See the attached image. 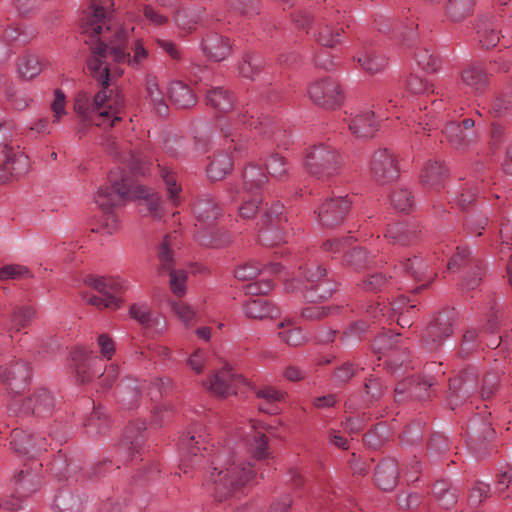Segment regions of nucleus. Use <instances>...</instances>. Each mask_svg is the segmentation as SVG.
Wrapping results in <instances>:
<instances>
[{"label":"nucleus","instance_id":"obj_1","mask_svg":"<svg viewBox=\"0 0 512 512\" xmlns=\"http://www.w3.org/2000/svg\"><path fill=\"white\" fill-rule=\"evenodd\" d=\"M90 1V7L81 18L80 29L92 53L88 69L102 88L93 97L84 91L75 96L73 109L79 119L77 132L80 134H85L92 125L107 129L122 120L124 99L120 93L109 88L111 69L107 60L111 58L117 63H129L136 67L148 57V51L140 41L134 44L132 57L126 51L124 44L129 31L114 27L110 15L113 0Z\"/></svg>","mask_w":512,"mask_h":512},{"label":"nucleus","instance_id":"obj_2","mask_svg":"<svg viewBox=\"0 0 512 512\" xmlns=\"http://www.w3.org/2000/svg\"><path fill=\"white\" fill-rule=\"evenodd\" d=\"M183 445L186 452L179 465L180 471L191 477L195 471H203V485L217 501L231 497L255 476L251 463L241 459L238 451L229 444L218 447L210 444L200 428L189 431Z\"/></svg>","mask_w":512,"mask_h":512},{"label":"nucleus","instance_id":"obj_3","mask_svg":"<svg viewBox=\"0 0 512 512\" xmlns=\"http://www.w3.org/2000/svg\"><path fill=\"white\" fill-rule=\"evenodd\" d=\"M207 104L219 112L228 113L220 120V127L225 138L226 149L231 153H241L244 149L242 130L253 127L259 134L269 138L273 144L279 145L282 131L269 120L260 121L249 114L248 109H232V99L222 87H214L207 91Z\"/></svg>","mask_w":512,"mask_h":512},{"label":"nucleus","instance_id":"obj_4","mask_svg":"<svg viewBox=\"0 0 512 512\" xmlns=\"http://www.w3.org/2000/svg\"><path fill=\"white\" fill-rule=\"evenodd\" d=\"M109 185L102 186L94 196L96 205L102 211L113 210L126 199H140L142 211L155 219L163 215L160 196L143 185L138 184L129 173L117 168L108 175Z\"/></svg>","mask_w":512,"mask_h":512},{"label":"nucleus","instance_id":"obj_5","mask_svg":"<svg viewBox=\"0 0 512 512\" xmlns=\"http://www.w3.org/2000/svg\"><path fill=\"white\" fill-rule=\"evenodd\" d=\"M283 209L284 206L279 202L268 206V203L263 204L262 199L253 195L239 207V217L244 220L257 217V225L260 226L259 240L265 245H276L285 241L281 226Z\"/></svg>","mask_w":512,"mask_h":512},{"label":"nucleus","instance_id":"obj_6","mask_svg":"<svg viewBox=\"0 0 512 512\" xmlns=\"http://www.w3.org/2000/svg\"><path fill=\"white\" fill-rule=\"evenodd\" d=\"M195 214V239L204 247L218 248L230 242L229 236L216 226L220 215L219 207L213 199L204 196L194 205Z\"/></svg>","mask_w":512,"mask_h":512},{"label":"nucleus","instance_id":"obj_7","mask_svg":"<svg viewBox=\"0 0 512 512\" xmlns=\"http://www.w3.org/2000/svg\"><path fill=\"white\" fill-rule=\"evenodd\" d=\"M499 377L496 373H487L480 385L478 374L475 368L465 369L458 377L450 381L449 403L451 408L458 405L460 401L478 395L483 401L489 400L498 387Z\"/></svg>","mask_w":512,"mask_h":512},{"label":"nucleus","instance_id":"obj_8","mask_svg":"<svg viewBox=\"0 0 512 512\" xmlns=\"http://www.w3.org/2000/svg\"><path fill=\"white\" fill-rule=\"evenodd\" d=\"M342 165V156L329 145L318 144L305 151L304 168L309 175L317 179H329L338 173Z\"/></svg>","mask_w":512,"mask_h":512},{"label":"nucleus","instance_id":"obj_9","mask_svg":"<svg viewBox=\"0 0 512 512\" xmlns=\"http://www.w3.org/2000/svg\"><path fill=\"white\" fill-rule=\"evenodd\" d=\"M84 283L98 291L101 296L92 295L87 298V302L98 308L117 310L121 307L122 301L119 294L127 288L126 281L116 277H98L87 275Z\"/></svg>","mask_w":512,"mask_h":512},{"label":"nucleus","instance_id":"obj_10","mask_svg":"<svg viewBox=\"0 0 512 512\" xmlns=\"http://www.w3.org/2000/svg\"><path fill=\"white\" fill-rule=\"evenodd\" d=\"M299 276L307 281L305 285V298L309 302H319L328 299L333 291L334 284L330 281H321L325 274L323 269L316 262L308 260V262L299 265Z\"/></svg>","mask_w":512,"mask_h":512},{"label":"nucleus","instance_id":"obj_11","mask_svg":"<svg viewBox=\"0 0 512 512\" xmlns=\"http://www.w3.org/2000/svg\"><path fill=\"white\" fill-rule=\"evenodd\" d=\"M445 254L442 247H439L432 256L424 260L421 256H413L406 258L395 266V271L404 274L405 276L423 282L422 286L429 284L436 275L435 266L437 261H444L438 254Z\"/></svg>","mask_w":512,"mask_h":512},{"label":"nucleus","instance_id":"obj_12","mask_svg":"<svg viewBox=\"0 0 512 512\" xmlns=\"http://www.w3.org/2000/svg\"><path fill=\"white\" fill-rule=\"evenodd\" d=\"M310 99L325 109H335L342 105L344 95L339 83L328 77L313 82L308 88Z\"/></svg>","mask_w":512,"mask_h":512},{"label":"nucleus","instance_id":"obj_13","mask_svg":"<svg viewBox=\"0 0 512 512\" xmlns=\"http://www.w3.org/2000/svg\"><path fill=\"white\" fill-rule=\"evenodd\" d=\"M54 407V398L45 388L36 389L32 395L22 402L14 397L9 405L12 412H21L23 414H33L38 417L48 416Z\"/></svg>","mask_w":512,"mask_h":512},{"label":"nucleus","instance_id":"obj_14","mask_svg":"<svg viewBox=\"0 0 512 512\" xmlns=\"http://www.w3.org/2000/svg\"><path fill=\"white\" fill-rule=\"evenodd\" d=\"M370 174L378 184L397 180L400 169L395 154L386 148L375 151L370 161Z\"/></svg>","mask_w":512,"mask_h":512},{"label":"nucleus","instance_id":"obj_15","mask_svg":"<svg viewBox=\"0 0 512 512\" xmlns=\"http://www.w3.org/2000/svg\"><path fill=\"white\" fill-rule=\"evenodd\" d=\"M244 384L242 376L228 365L211 374L208 380L203 382V386L212 394L222 398L237 394L240 386Z\"/></svg>","mask_w":512,"mask_h":512},{"label":"nucleus","instance_id":"obj_16","mask_svg":"<svg viewBox=\"0 0 512 512\" xmlns=\"http://www.w3.org/2000/svg\"><path fill=\"white\" fill-rule=\"evenodd\" d=\"M175 236L167 235L163 242L160 245L158 258L160 262L159 271L161 273L167 272L170 275V286L172 292L178 296L182 297L185 294V283H186V273L183 270H175L172 267L173 264V253L171 251V246L173 244V240Z\"/></svg>","mask_w":512,"mask_h":512},{"label":"nucleus","instance_id":"obj_17","mask_svg":"<svg viewBox=\"0 0 512 512\" xmlns=\"http://www.w3.org/2000/svg\"><path fill=\"white\" fill-rule=\"evenodd\" d=\"M29 379L30 367L24 361H13L0 368L1 388L15 395H19L27 387Z\"/></svg>","mask_w":512,"mask_h":512},{"label":"nucleus","instance_id":"obj_18","mask_svg":"<svg viewBox=\"0 0 512 512\" xmlns=\"http://www.w3.org/2000/svg\"><path fill=\"white\" fill-rule=\"evenodd\" d=\"M0 182H6L11 175L24 174L29 168L28 156L20 149L5 144L1 150Z\"/></svg>","mask_w":512,"mask_h":512},{"label":"nucleus","instance_id":"obj_19","mask_svg":"<svg viewBox=\"0 0 512 512\" xmlns=\"http://www.w3.org/2000/svg\"><path fill=\"white\" fill-rule=\"evenodd\" d=\"M350 207L347 196L332 197L325 200L316 213L323 226L334 227L342 223Z\"/></svg>","mask_w":512,"mask_h":512},{"label":"nucleus","instance_id":"obj_20","mask_svg":"<svg viewBox=\"0 0 512 512\" xmlns=\"http://www.w3.org/2000/svg\"><path fill=\"white\" fill-rule=\"evenodd\" d=\"M106 149L122 162L127 163L135 173L144 175L147 171V166L151 164V159L147 154L142 151H135L126 146L122 147V145L115 140L109 139Z\"/></svg>","mask_w":512,"mask_h":512},{"label":"nucleus","instance_id":"obj_21","mask_svg":"<svg viewBox=\"0 0 512 512\" xmlns=\"http://www.w3.org/2000/svg\"><path fill=\"white\" fill-rule=\"evenodd\" d=\"M71 360L75 377L78 382L83 384L89 382L96 374L93 367L100 361L92 351L85 348L74 349L71 353Z\"/></svg>","mask_w":512,"mask_h":512},{"label":"nucleus","instance_id":"obj_22","mask_svg":"<svg viewBox=\"0 0 512 512\" xmlns=\"http://www.w3.org/2000/svg\"><path fill=\"white\" fill-rule=\"evenodd\" d=\"M249 431L240 435L243 438L245 448L254 458L262 460L269 456L268 441L262 431V426L255 421H250Z\"/></svg>","mask_w":512,"mask_h":512},{"label":"nucleus","instance_id":"obj_23","mask_svg":"<svg viewBox=\"0 0 512 512\" xmlns=\"http://www.w3.org/2000/svg\"><path fill=\"white\" fill-rule=\"evenodd\" d=\"M16 452L34 457L41 451L46 450V439L40 435L27 434L22 429H14L11 433V442Z\"/></svg>","mask_w":512,"mask_h":512},{"label":"nucleus","instance_id":"obj_24","mask_svg":"<svg viewBox=\"0 0 512 512\" xmlns=\"http://www.w3.org/2000/svg\"><path fill=\"white\" fill-rule=\"evenodd\" d=\"M351 133L359 138H371L375 135L379 127V120L375 117L372 110H361L353 115L348 122Z\"/></svg>","mask_w":512,"mask_h":512},{"label":"nucleus","instance_id":"obj_25","mask_svg":"<svg viewBox=\"0 0 512 512\" xmlns=\"http://www.w3.org/2000/svg\"><path fill=\"white\" fill-rule=\"evenodd\" d=\"M415 305H407V300L404 296L399 297L390 303L389 308L386 306L380 307L370 305L366 309V316L374 319V322H382L389 321L397 315H400V312H405L408 314H414Z\"/></svg>","mask_w":512,"mask_h":512},{"label":"nucleus","instance_id":"obj_26","mask_svg":"<svg viewBox=\"0 0 512 512\" xmlns=\"http://www.w3.org/2000/svg\"><path fill=\"white\" fill-rule=\"evenodd\" d=\"M452 333L451 320L446 314H440L434 323L426 330L424 335V344L427 350H436L442 340Z\"/></svg>","mask_w":512,"mask_h":512},{"label":"nucleus","instance_id":"obj_27","mask_svg":"<svg viewBox=\"0 0 512 512\" xmlns=\"http://www.w3.org/2000/svg\"><path fill=\"white\" fill-rule=\"evenodd\" d=\"M204 54L214 61L224 60L231 51V44L228 38L218 33L211 32L202 41Z\"/></svg>","mask_w":512,"mask_h":512},{"label":"nucleus","instance_id":"obj_28","mask_svg":"<svg viewBox=\"0 0 512 512\" xmlns=\"http://www.w3.org/2000/svg\"><path fill=\"white\" fill-rule=\"evenodd\" d=\"M447 169L439 160H430L421 173V184L429 191H439L444 187Z\"/></svg>","mask_w":512,"mask_h":512},{"label":"nucleus","instance_id":"obj_29","mask_svg":"<svg viewBox=\"0 0 512 512\" xmlns=\"http://www.w3.org/2000/svg\"><path fill=\"white\" fill-rule=\"evenodd\" d=\"M399 469L396 460L387 458L379 463L375 472V484L384 491H391L397 485Z\"/></svg>","mask_w":512,"mask_h":512},{"label":"nucleus","instance_id":"obj_30","mask_svg":"<svg viewBox=\"0 0 512 512\" xmlns=\"http://www.w3.org/2000/svg\"><path fill=\"white\" fill-rule=\"evenodd\" d=\"M356 60L367 73L382 72L387 66V58L373 47H365L360 50Z\"/></svg>","mask_w":512,"mask_h":512},{"label":"nucleus","instance_id":"obj_31","mask_svg":"<svg viewBox=\"0 0 512 512\" xmlns=\"http://www.w3.org/2000/svg\"><path fill=\"white\" fill-rule=\"evenodd\" d=\"M448 142L457 150H465L476 141L475 131L465 132L457 122L448 123L443 129Z\"/></svg>","mask_w":512,"mask_h":512},{"label":"nucleus","instance_id":"obj_32","mask_svg":"<svg viewBox=\"0 0 512 512\" xmlns=\"http://www.w3.org/2000/svg\"><path fill=\"white\" fill-rule=\"evenodd\" d=\"M418 236L417 226L413 223H395L390 225L385 237L392 244L408 245Z\"/></svg>","mask_w":512,"mask_h":512},{"label":"nucleus","instance_id":"obj_33","mask_svg":"<svg viewBox=\"0 0 512 512\" xmlns=\"http://www.w3.org/2000/svg\"><path fill=\"white\" fill-rule=\"evenodd\" d=\"M170 100L180 108H189L196 103V96L191 88L182 81L171 82L168 88Z\"/></svg>","mask_w":512,"mask_h":512},{"label":"nucleus","instance_id":"obj_34","mask_svg":"<svg viewBox=\"0 0 512 512\" xmlns=\"http://www.w3.org/2000/svg\"><path fill=\"white\" fill-rule=\"evenodd\" d=\"M335 19L329 15L323 17L317 24V33L315 34L316 41L324 47H333L335 44L340 42V30L333 29L331 25Z\"/></svg>","mask_w":512,"mask_h":512},{"label":"nucleus","instance_id":"obj_35","mask_svg":"<svg viewBox=\"0 0 512 512\" xmlns=\"http://www.w3.org/2000/svg\"><path fill=\"white\" fill-rule=\"evenodd\" d=\"M244 309L245 314L252 319L273 318L278 315V309L263 297L250 300Z\"/></svg>","mask_w":512,"mask_h":512},{"label":"nucleus","instance_id":"obj_36","mask_svg":"<svg viewBox=\"0 0 512 512\" xmlns=\"http://www.w3.org/2000/svg\"><path fill=\"white\" fill-rule=\"evenodd\" d=\"M155 5L169 17L172 16L180 29L188 32L194 29L192 22L187 21L180 11V0H156Z\"/></svg>","mask_w":512,"mask_h":512},{"label":"nucleus","instance_id":"obj_37","mask_svg":"<svg viewBox=\"0 0 512 512\" xmlns=\"http://www.w3.org/2000/svg\"><path fill=\"white\" fill-rule=\"evenodd\" d=\"M145 421H137L126 428L123 447L134 452H139L144 443Z\"/></svg>","mask_w":512,"mask_h":512},{"label":"nucleus","instance_id":"obj_38","mask_svg":"<svg viewBox=\"0 0 512 512\" xmlns=\"http://www.w3.org/2000/svg\"><path fill=\"white\" fill-rule=\"evenodd\" d=\"M281 270V266L278 263H271L265 269L260 268V266L256 263H246L239 266L235 270V277L241 281H248L255 279L261 272H269L271 274H277Z\"/></svg>","mask_w":512,"mask_h":512},{"label":"nucleus","instance_id":"obj_39","mask_svg":"<svg viewBox=\"0 0 512 512\" xmlns=\"http://www.w3.org/2000/svg\"><path fill=\"white\" fill-rule=\"evenodd\" d=\"M433 386V378L432 377H424L421 380H418L414 377H409L405 379L403 382L399 383L395 388L396 396H401L406 393L407 390L410 391L411 395H414L419 398H423L424 395L420 392L421 389L426 390L429 387Z\"/></svg>","mask_w":512,"mask_h":512},{"label":"nucleus","instance_id":"obj_40","mask_svg":"<svg viewBox=\"0 0 512 512\" xmlns=\"http://www.w3.org/2000/svg\"><path fill=\"white\" fill-rule=\"evenodd\" d=\"M278 335L282 341L291 346H299L306 340V336L301 329L291 320H286L278 324Z\"/></svg>","mask_w":512,"mask_h":512},{"label":"nucleus","instance_id":"obj_41","mask_svg":"<svg viewBox=\"0 0 512 512\" xmlns=\"http://www.w3.org/2000/svg\"><path fill=\"white\" fill-rule=\"evenodd\" d=\"M109 419L106 412L100 407H94L93 412L85 422L87 433L99 435L105 433L108 428Z\"/></svg>","mask_w":512,"mask_h":512},{"label":"nucleus","instance_id":"obj_42","mask_svg":"<svg viewBox=\"0 0 512 512\" xmlns=\"http://www.w3.org/2000/svg\"><path fill=\"white\" fill-rule=\"evenodd\" d=\"M232 166L231 156L227 154L218 155L212 160L207 169L208 176L212 180H221L231 171Z\"/></svg>","mask_w":512,"mask_h":512},{"label":"nucleus","instance_id":"obj_43","mask_svg":"<svg viewBox=\"0 0 512 512\" xmlns=\"http://www.w3.org/2000/svg\"><path fill=\"white\" fill-rule=\"evenodd\" d=\"M415 61L418 66L427 72H436L440 66V61L434 55L431 47L419 46L415 52Z\"/></svg>","mask_w":512,"mask_h":512},{"label":"nucleus","instance_id":"obj_44","mask_svg":"<svg viewBox=\"0 0 512 512\" xmlns=\"http://www.w3.org/2000/svg\"><path fill=\"white\" fill-rule=\"evenodd\" d=\"M146 91L150 101L155 106L157 113L160 116L167 115L168 106L165 103L164 95L162 91L159 89V85L155 77H150L147 79Z\"/></svg>","mask_w":512,"mask_h":512},{"label":"nucleus","instance_id":"obj_45","mask_svg":"<svg viewBox=\"0 0 512 512\" xmlns=\"http://www.w3.org/2000/svg\"><path fill=\"white\" fill-rule=\"evenodd\" d=\"M256 395L265 401V404L260 405V410L266 413H276L274 403L284 399L285 393L273 387L266 386L256 390Z\"/></svg>","mask_w":512,"mask_h":512},{"label":"nucleus","instance_id":"obj_46","mask_svg":"<svg viewBox=\"0 0 512 512\" xmlns=\"http://www.w3.org/2000/svg\"><path fill=\"white\" fill-rule=\"evenodd\" d=\"M266 175L260 167L255 165L248 166L243 173L244 190L248 193H253L263 186L266 182Z\"/></svg>","mask_w":512,"mask_h":512},{"label":"nucleus","instance_id":"obj_47","mask_svg":"<svg viewBox=\"0 0 512 512\" xmlns=\"http://www.w3.org/2000/svg\"><path fill=\"white\" fill-rule=\"evenodd\" d=\"M477 33L480 44L486 49L495 47L499 42V31L491 21L481 22L479 24Z\"/></svg>","mask_w":512,"mask_h":512},{"label":"nucleus","instance_id":"obj_48","mask_svg":"<svg viewBox=\"0 0 512 512\" xmlns=\"http://www.w3.org/2000/svg\"><path fill=\"white\" fill-rule=\"evenodd\" d=\"M160 176L163 179L168 192L169 199L173 205H178L181 202V187L177 184L175 174L166 167L158 164Z\"/></svg>","mask_w":512,"mask_h":512},{"label":"nucleus","instance_id":"obj_49","mask_svg":"<svg viewBox=\"0 0 512 512\" xmlns=\"http://www.w3.org/2000/svg\"><path fill=\"white\" fill-rule=\"evenodd\" d=\"M42 70L39 58L35 55H24L19 59L18 72L24 79L36 77Z\"/></svg>","mask_w":512,"mask_h":512},{"label":"nucleus","instance_id":"obj_50","mask_svg":"<svg viewBox=\"0 0 512 512\" xmlns=\"http://www.w3.org/2000/svg\"><path fill=\"white\" fill-rule=\"evenodd\" d=\"M472 5V0H447L445 9L449 18L456 22L462 20L470 13Z\"/></svg>","mask_w":512,"mask_h":512},{"label":"nucleus","instance_id":"obj_51","mask_svg":"<svg viewBox=\"0 0 512 512\" xmlns=\"http://www.w3.org/2000/svg\"><path fill=\"white\" fill-rule=\"evenodd\" d=\"M433 493L439 504L445 508H451L457 502L455 490H451L445 481H437L433 486Z\"/></svg>","mask_w":512,"mask_h":512},{"label":"nucleus","instance_id":"obj_52","mask_svg":"<svg viewBox=\"0 0 512 512\" xmlns=\"http://www.w3.org/2000/svg\"><path fill=\"white\" fill-rule=\"evenodd\" d=\"M461 78L464 84L475 90L483 88L487 83L486 72L475 66L464 69Z\"/></svg>","mask_w":512,"mask_h":512},{"label":"nucleus","instance_id":"obj_53","mask_svg":"<svg viewBox=\"0 0 512 512\" xmlns=\"http://www.w3.org/2000/svg\"><path fill=\"white\" fill-rule=\"evenodd\" d=\"M263 67V59L260 55L247 53L243 58V62L239 65V73L245 77L252 79Z\"/></svg>","mask_w":512,"mask_h":512},{"label":"nucleus","instance_id":"obj_54","mask_svg":"<svg viewBox=\"0 0 512 512\" xmlns=\"http://www.w3.org/2000/svg\"><path fill=\"white\" fill-rule=\"evenodd\" d=\"M391 203L395 209L408 212L414 205L413 195L407 188H395L391 194Z\"/></svg>","mask_w":512,"mask_h":512},{"label":"nucleus","instance_id":"obj_55","mask_svg":"<svg viewBox=\"0 0 512 512\" xmlns=\"http://www.w3.org/2000/svg\"><path fill=\"white\" fill-rule=\"evenodd\" d=\"M172 311L186 328L193 326L198 321L197 312L190 305L184 302H173Z\"/></svg>","mask_w":512,"mask_h":512},{"label":"nucleus","instance_id":"obj_56","mask_svg":"<svg viewBox=\"0 0 512 512\" xmlns=\"http://www.w3.org/2000/svg\"><path fill=\"white\" fill-rule=\"evenodd\" d=\"M144 20L152 26L164 27L169 22V16L156 5H144L142 9Z\"/></svg>","mask_w":512,"mask_h":512},{"label":"nucleus","instance_id":"obj_57","mask_svg":"<svg viewBox=\"0 0 512 512\" xmlns=\"http://www.w3.org/2000/svg\"><path fill=\"white\" fill-rule=\"evenodd\" d=\"M31 277L32 273L29 268L21 264H8L0 269V281L20 280Z\"/></svg>","mask_w":512,"mask_h":512},{"label":"nucleus","instance_id":"obj_58","mask_svg":"<svg viewBox=\"0 0 512 512\" xmlns=\"http://www.w3.org/2000/svg\"><path fill=\"white\" fill-rule=\"evenodd\" d=\"M172 382L169 378H156L145 389L146 395L151 401H158L171 390Z\"/></svg>","mask_w":512,"mask_h":512},{"label":"nucleus","instance_id":"obj_59","mask_svg":"<svg viewBox=\"0 0 512 512\" xmlns=\"http://www.w3.org/2000/svg\"><path fill=\"white\" fill-rule=\"evenodd\" d=\"M52 112V122L59 123L63 116L67 114L66 109V95L61 89L54 91V99L50 104Z\"/></svg>","mask_w":512,"mask_h":512},{"label":"nucleus","instance_id":"obj_60","mask_svg":"<svg viewBox=\"0 0 512 512\" xmlns=\"http://www.w3.org/2000/svg\"><path fill=\"white\" fill-rule=\"evenodd\" d=\"M54 505L62 512H79V499L69 492H61L54 499Z\"/></svg>","mask_w":512,"mask_h":512},{"label":"nucleus","instance_id":"obj_61","mask_svg":"<svg viewBox=\"0 0 512 512\" xmlns=\"http://www.w3.org/2000/svg\"><path fill=\"white\" fill-rule=\"evenodd\" d=\"M266 169L272 177L282 178L287 173V163L282 156L273 153L266 161Z\"/></svg>","mask_w":512,"mask_h":512},{"label":"nucleus","instance_id":"obj_62","mask_svg":"<svg viewBox=\"0 0 512 512\" xmlns=\"http://www.w3.org/2000/svg\"><path fill=\"white\" fill-rule=\"evenodd\" d=\"M35 316V311L30 306H22L15 309L12 316V326L17 331L25 327Z\"/></svg>","mask_w":512,"mask_h":512},{"label":"nucleus","instance_id":"obj_63","mask_svg":"<svg viewBox=\"0 0 512 512\" xmlns=\"http://www.w3.org/2000/svg\"><path fill=\"white\" fill-rule=\"evenodd\" d=\"M388 284L386 276L381 272L368 275L362 282V288L368 292L381 291Z\"/></svg>","mask_w":512,"mask_h":512},{"label":"nucleus","instance_id":"obj_64","mask_svg":"<svg viewBox=\"0 0 512 512\" xmlns=\"http://www.w3.org/2000/svg\"><path fill=\"white\" fill-rule=\"evenodd\" d=\"M345 261L348 265L355 268H361L370 262L366 251L361 247L353 248L351 252L346 255Z\"/></svg>","mask_w":512,"mask_h":512}]
</instances>
